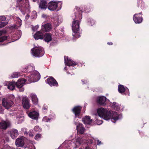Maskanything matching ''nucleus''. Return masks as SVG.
Listing matches in <instances>:
<instances>
[{
    "instance_id": "a878e982",
    "label": "nucleus",
    "mask_w": 149,
    "mask_h": 149,
    "mask_svg": "<svg viewBox=\"0 0 149 149\" xmlns=\"http://www.w3.org/2000/svg\"><path fill=\"white\" fill-rule=\"evenodd\" d=\"M118 90L120 93H122L125 92V91L126 90V89L123 86L120 85L118 86Z\"/></svg>"
},
{
    "instance_id": "680f3d73",
    "label": "nucleus",
    "mask_w": 149,
    "mask_h": 149,
    "mask_svg": "<svg viewBox=\"0 0 149 149\" xmlns=\"http://www.w3.org/2000/svg\"><path fill=\"white\" fill-rule=\"evenodd\" d=\"M56 19H57H57H58V18H56Z\"/></svg>"
},
{
    "instance_id": "09e8293b",
    "label": "nucleus",
    "mask_w": 149,
    "mask_h": 149,
    "mask_svg": "<svg viewBox=\"0 0 149 149\" xmlns=\"http://www.w3.org/2000/svg\"><path fill=\"white\" fill-rule=\"evenodd\" d=\"M33 14H36V11H33Z\"/></svg>"
},
{
    "instance_id": "473e14b6",
    "label": "nucleus",
    "mask_w": 149,
    "mask_h": 149,
    "mask_svg": "<svg viewBox=\"0 0 149 149\" xmlns=\"http://www.w3.org/2000/svg\"><path fill=\"white\" fill-rule=\"evenodd\" d=\"M24 134H28L30 137H32L33 136V134L31 132H29L28 133L25 132Z\"/></svg>"
},
{
    "instance_id": "4be33fe9",
    "label": "nucleus",
    "mask_w": 149,
    "mask_h": 149,
    "mask_svg": "<svg viewBox=\"0 0 149 149\" xmlns=\"http://www.w3.org/2000/svg\"><path fill=\"white\" fill-rule=\"evenodd\" d=\"M81 107L80 106H76L74 107L72 109V111L74 113L76 117L77 115H78L79 114L81 110Z\"/></svg>"
},
{
    "instance_id": "a211bd4d",
    "label": "nucleus",
    "mask_w": 149,
    "mask_h": 149,
    "mask_svg": "<svg viewBox=\"0 0 149 149\" xmlns=\"http://www.w3.org/2000/svg\"><path fill=\"white\" fill-rule=\"evenodd\" d=\"M106 98L105 97L101 96L97 97V102L100 105H104L106 101Z\"/></svg>"
},
{
    "instance_id": "7ed1b4c3",
    "label": "nucleus",
    "mask_w": 149,
    "mask_h": 149,
    "mask_svg": "<svg viewBox=\"0 0 149 149\" xmlns=\"http://www.w3.org/2000/svg\"><path fill=\"white\" fill-rule=\"evenodd\" d=\"M82 18V15L80 13L75 15V18L73 19L72 25V29L74 34L73 36L74 38H78L80 37L79 34L78 33L79 30V23Z\"/></svg>"
},
{
    "instance_id": "4468645a",
    "label": "nucleus",
    "mask_w": 149,
    "mask_h": 149,
    "mask_svg": "<svg viewBox=\"0 0 149 149\" xmlns=\"http://www.w3.org/2000/svg\"><path fill=\"white\" fill-rule=\"evenodd\" d=\"M44 34L40 31H37L34 35V38L36 40L42 39L44 38Z\"/></svg>"
},
{
    "instance_id": "37998d69",
    "label": "nucleus",
    "mask_w": 149,
    "mask_h": 149,
    "mask_svg": "<svg viewBox=\"0 0 149 149\" xmlns=\"http://www.w3.org/2000/svg\"><path fill=\"white\" fill-rule=\"evenodd\" d=\"M7 149H14L13 148L10 147L9 146H8L7 147Z\"/></svg>"
},
{
    "instance_id": "bb28decb",
    "label": "nucleus",
    "mask_w": 149,
    "mask_h": 149,
    "mask_svg": "<svg viewBox=\"0 0 149 149\" xmlns=\"http://www.w3.org/2000/svg\"><path fill=\"white\" fill-rule=\"evenodd\" d=\"M111 107L112 108L117 111L120 108V106L118 105V104L115 102L112 103Z\"/></svg>"
},
{
    "instance_id": "f704fd0d",
    "label": "nucleus",
    "mask_w": 149,
    "mask_h": 149,
    "mask_svg": "<svg viewBox=\"0 0 149 149\" xmlns=\"http://www.w3.org/2000/svg\"><path fill=\"white\" fill-rule=\"evenodd\" d=\"M41 134H37L36 136H35V137H34L35 139L36 140H38L39 138H40L41 137Z\"/></svg>"
},
{
    "instance_id": "393cba45",
    "label": "nucleus",
    "mask_w": 149,
    "mask_h": 149,
    "mask_svg": "<svg viewBox=\"0 0 149 149\" xmlns=\"http://www.w3.org/2000/svg\"><path fill=\"white\" fill-rule=\"evenodd\" d=\"M15 85L16 83L15 82L13 81L10 82L8 85V88L10 90H13L15 89Z\"/></svg>"
},
{
    "instance_id": "13d9d810",
    "label": "nucleus",
    "mask_w": 149,
    "mask_h": 149,
    "mask_svg": "<svg viewBox=\"0 0 149 149\" xmlns=\"http://www.w3.org/2000/svg\"><path fill=\"white\" fill-rule=\"evenodd\" d=\"M127 89L128 91H129L128 89V88H127Z\"/></svg>"
},
{
    "instance_id": "052dcab7",
    "label": "nucleus",
    "mask_w": 149,
    "mask_h": 149,
    "mask_svg": "<svg viewBox=\"0 0 149 149\" xmlns=\"http://www.w3.org/2000/svg\"><path fill=\"white\" fill-rule=\"evenodd\" d=\"M48 122V121L47 120V122Z\"/></svg>"
},
{
    "instance_id": "423d86ee",
    "label": "nucleus",
    "mask_w": 149,
    "mask_h": 149,
    "mask_svg": "<svg viewBox=\"0 0 149 149\" xmlns=\"http://www.w3.org/2000/svg\"><path fill=\"white\" fill-rule=\"evenodd\" d=\"M2 104L3 106L6 109L10 108L13 104V102L10 100L3 99L2 100Z\"/></svg>"
},
{
    "instance_id": "f8f14e48",
    "label": "nucleus",
    "mask_w": 149,
    "mask_h": 149,
    "mask_svg": "<svg viewBox=\"0 0 149 149\" xmlns=\"http://www.w3.org/2000/svg\"><path fill=\"white\" fill-rule=\"evenodd\" d=\"M64 60L65 65L68 66H74L77 65L75 62L69 59L68 57H64Z\"/></svg>"
},
{
    "instance_id": "8fccbe9b",
    "label": "nucleus",
    "mask_w": 149,
    "mask_h": 149,
    "mask_svg": "<svg viewBox=\"0 0 149 149\" xmlns=\"http://www.w3.org/2000/svg\"><path fill=\"white\" fill-rule=\"evenodd\" d=\"M33 1H35L36 0H33Z\"/></svg>"
},
{
    "instance_id": "5701e85b",
    "label": "nucleus",
    "mask_w": 149,
    "mask_h": 149,
    "mask_svg": "<svg viewBox=\"0 0 149 149\" xmlns=\"http://www.w3.org/2000/svg\"><path fill=\"white\" fill-rule=\"evenodd\" d=\"M30 96L33 103L35 104H37L38 102V99L36 95L32 93L30 95Z\"/></svg>"
},
{
    "instance_id": "7c9ffc66",
    "label": "nucleus",
    "mask_w": 149,
    "mask_h": 149,
    "mask_svg": "<svg viewBox=\"0 0 149 149\" xmlns=\"http://www.w3.org/2000/svg\"><path fill=\"white\" fill-rule=\"evenodd\" d=\"M87 139H85L84 138L81 139L79 141V144H81L82 143H84L87 142Z\"/></svg>"
},
{
    "instance_id": "72a5a7b5",
    "label": "nucleus",
    "mask_w": 149,
    "mask_h": 149,
    "mask_svg": "<svg viewBox=\"0 0 149 149\" xmlns=\"http://www.w3.org/2000/svg\"><path fill=\"white\" fill-rule=\"evenodd\" d=\"M17 20L19 25V26H20L22 24V20L19 17L17 18Z\"/></svg>"
},
{
    "instance_id": "dca6fc26",
    "label": "nucleus",
    "mask_w": 149,
    "mask_h": 149,
    "mask_svg": "<svg viewBox=\"0 0 149 149\" xmlns=\"http://www.w3.org/2000/svg\"><path fill=\"white\" fill-rule=\"evenodd\" d=\"M51 29V25L49 24H47L41 27V31L43 32L49 31Z\"/></svg>"
},
{
    "instance_id": "79ce46f5",
    "label": "nucleus",
    "mask_w": 149,
    "mask_h": 149,
    "mask_svg": "<svg viewBox=\"0 0 149 149\" xmlns=\"http://www.w3.org/2000/svg\"><path fill=\"white\" fill-rule=\"evenodd\" d=\"M97 145H100L101 144V141H100L99 140H97Z\"/></svg>"
},
{
    "instance_id": "f03ea898",
    "label": "nucleus",
    "mask_w": 149,
    "mask_h": 149,
    "mask_svg": "<svg viewBox=\"0 0 149 149\" xmlns=\"http://www.w3.org/2000/svg\"><path fill=\"white\" fill-rule=\"evenodd\" d=\"M40 76L38 72L34 71L33 73L28 77L26 79H19L16 83V85L17 88H20L26 84L36 82L40 79Z\"/></svg>"
},
{
    "instance_id": "c03bdc74",
    "label": "nucleus",
    "mask_w": 149,
    "mask_h": 149,
    "mask_svg": "<svg viewBox=\"0 0 149 149\" xmlns=\"http://www.w3.org/2000/svg\"><path fill=\"white\" fill-rule=\"evenodd\" d=\"M107 44L109 45H111L113 44V43L111 42H108Z\"/></svg>"
},
{
    "instance_id": "9d476101",
    "label": "nucleus",
    "mask_w": 149,
    "mask_h": 149,
    "mask_svg": "<svg viewBox=\"0 0 149 149\" xmlns=\"http://www.w3.org/2000/svg\"><path fill=\"white\" fill-rule=\"evenodd\" d=\"M10 123L8 121H2L0 122V128L6 130L10 125Z\"/></svg>"
},
{
    "instance_id": "0eeeda50",
    "label": "nucleus",
    "mask_w": 149,
    "mask_h": 149,
    "mask_svg": "<svg viewBox=\"0 0 149 149\" xmlns=\"http://www.w3.org/2000/svg\"><path fill=\"white\" fill-rule=\"evenodd\" d=\"M23 107L25 109H28L30 107L29 101L27 97H24L22 100Z\"/></svg>"
},
{
    "instance_id": "e433bc0d",
    "label": "nucleus",
    "mask_w": 149,
    "mask_h": 149,
    "mask_svg": "<svg viewBox=\"0 0 149 149\" xmlns=\"http://www.w3.org/2000/svg\"><path fill=\"white\" fill-rule=\"evenodd\" d=\"M70 141H65L62 144V145H65L66 144V143H70Z\"/></svg>"
},
{
    "instance_id": "2f4dec72",
    "label": "nucleus",
    "mask_w": 149,
    "mask_h": 149,
    "mask_svg": "<svg viewBox=\"0 0 149 149\" xmlns=\"http://www.w3.org/2000/svg\"><path fill=\"white\" fill-rule=\"evenodd\" d=\"M34 130L37 132H40L41 129L40 128L39 126H35L34 128Z\"/></svg>"
},
{
    "instance_id": "1a4fd4ad",
    "label": "nucleus",
    "mask_w": 149,
    "mask_h": 149,
    "mask_svg": "<svg viewBox=\"0 0 149 149\" xmlns=\"http://www.w3.org/2000/svg\"><path fill=\"white\" fill-rule=\"evenodd\" d=\"M47 83L51 86H57L58 84L56 80L52 77H49L47 80Z\"/></svg>"
},
{
    "instance_id": "ddd939ff",
    "label": "nucleus",
    "mask_w": 149,
    "mask_h": 149,
    "mask_svg": "<svg viewBox=\"0 0 149 149\" xmlns=\"http://www.w3.org/2000/svg\"><path fill=\"white\" fill-rule=\"evenodd\" d=\"M16 145L18 147H23L24 144V137H21L16 140Z\"/></svg>"
},
{
    "instance_id": "f257e3e1",
    "label": "nucleus",
    "mask_w": 149,
    "mask_h": 149,
    "mask_svg": "<svg viewBox=\"0 0 149 149\" xmlns=\"http://www.w3.org/2000/svg\"><path fill=\"white\" fill-rule=\"evenodd\" d=\"M97 112L100 117L106 120L111 119L113 122L115 123L118 119V115L116 112L111 113L106 109L102 107L98 109Z\"/></svg>"
},
{
    "instance_id": "bf43d9fd",
    "label": "nucleus",
    "mask_w": 149,
    "mask_h": 149,
    "mask_svg": "<svg viewBox=\"0 0 149 149\" xmlns=\"http://www.w3.org/2000/svg\"><path fill=\"white\" fill-rule=\"evenodd\" d=\"M127 89L128 91H129L128 89V88H127Z\"/></svg>"
},
{
    "instance_id": "c9c22d12",
    "label": "nucleus",
    "mask_w": 149,
    "mask_h": 149,
    "mask_svg": "<svg viewBox=\"0 0 149 149\" xmlns=\"http://www.w3.org/2000/svg\"><path fill=\"white\" fill-rule=\"evenodd\" d=\"M39 26L37 25L36 26H35L33 27L32 28V29L33 31H35L36 30H37Z\"/></svg>"
},
{
    "instance_id": "412c9836",
    "label": "nucleus",
    "mask_w": 149,
    "mask_h": 149,
    "mask_svg": "<svg viewBox=\"0 0 149 149\" xmlns=\"http://www.w3.org/2000/svg\"><path fill=\"white\" fill-rule=\"evenodd\" d=\"M82 121L86 124H90L92 123V120L90 116H87L83 119Z\"/></svg>"
},
{
    "instance_id": "58836bf2",
    "label": "nucleus",
    "mask_w": 149,
    "mask_h": 149,
    "mask_svg": "<svg viewBox=\"0 0 149 149\" xmlns=\"http://www.w3.org/2000/svg\"><path fill=\"white\" fill-rule=\"evenodd\" d=\"M57 21L55 22V25H56V26H58L59 24H60V23H61V22H59L58 21L57 22Z\"/></svg>"
},
{
    "instance_id": "9b49d317",
    "label": "nucleus",
    "mask_w": 149,
    "mask_h": 149,
    "mask_svg": "<svg viewBox=\"0 0 149 149\" xmlns=\"http://www.w3.org/2000/svg\"><path fill=\"white\" fill-rule=\"evenodd\" d=\"M74 124L75 125H77V129L80 134H82L84 133L85 131V129L84 127L83 126V125L82 124L79 123L77 125V124L76 122H74Z\"/></svg>"
},
{
    "instance_id": "3c124183",
    "label": "nucleus",
    "mask_w": 149,
    "mask_h": 149,
    "mask_svg": "<svg viewBox=\"0 0 149 149\" xmlns=\"http://www.w3.org/2000/svg\"><path fill=\"white\" fill-rule=\"evenodd\" d=\"M67 73L68 74H70L69 72H67Z\"/></svg>"
},
{
    "instance_id": "f3484780",
    "label": "nucleus",
    "mask_w": 149,
    "mask_h": 149,
    "mask_svg": "<svg viewBox=\"0 0 149 149\" xmlns=\"http://www.w3.org/2000/svg\"><path fill=\"white\" fill-rule=\"evenodd\" d=\"M6 20V18L5 16H0V28L3 27L8 24L7 22H4Z\"/></svg>"
},
{
    "instance_id": "39448f33",
    "label": "nucleus",
    "mask_w": 149,
    "mask_h": 149,
    "mask_svg": "<svg viewBox=\"0 0 149 149\" xmlns=\"http://www.w3.org/2000/svg\"><path fill=\"white\" fill-rule=\"evenodd\" d=\"M62 3L61 2H57L56 1H52L49 2L48 4V8L50 10H54L57 8V10L61 9V6Z\"/></svg>"
},
{
    "instance_id": "cd10ccee",
    "label": "nucleus",
    "mask_w": 149,
    "mask_h": 149,
    "mask_svg": "<svg viewBox=\"0 0 149 149\" xmlns=\"http://www.w3.org/2000/svg\"><path fill=\"white\" fill-rule=\"evenodd\" d=\"M3 32L1 31H0V36L2 35ZM8 37L6 36H3L0 37V42H1L7 39Z\"/></svg>"
},
{
    "instance_id": "ea45409f",
    "label": "nucleus",
    "mask_w": 149,
    "mask_h": 149,
    "mask_svg": "<svg viewBox=\"0 0 149 149\" xmlns=\"http://www.w3.org/2000/svg\"><path fill=\"white\" fill-rule=\"evenodd\" d=\"M91 23V25H92L94 24V21L92 19L90 22Z\"/></svg>"
},
{
    "instance_id": "de8ad7c7",
    "label": "nucleus",
    "mask_w": 149,
    "mask_h": 149,
    "mask_svg": "<svg viewBox=\"0 0 149 149\" xmlns=\"http://www.w3.org/2000/svg\"><path fill=\"white\" fill-rule=\"evenodd\" d=\"M102 123V120H100V124H101Z\"/></svg>"
},
{
    "instance_id": "c756f323",
    "label": "nucleus",
    "mask_w": 149,
    "mask_h": 149,
    "mask_svg": "<svg viewBox=\"0 0 149 149\" xmlns=\"http://www.w3.org/2000/svg\"><path fill=\"white\" fill-rule=\"evenodd\" d=\"M19 76V74L18 72H15L13 73L11 76L12 78H16L18 77Z\"/></svg>"
},
{
    "instance_id": "5fc2aeb1",
    "label": "nucleus",
    "mask_w": 149,
    "mask_h": 149,
    "mask_svg": "<svg viewBox=\"0 0 149 149\" xmlns=\"http://www.w3.org/2000/svg\"><path fill=\"white\" fill-rule=\"evenodd\" d=\"M43 16L44 17L45 16V15H43Z\"/></svg>"
},
{
    "instance_id": "603ef678",
    "label": "nucleus",
    "mask_w": 149,
    "mask_h": 149,
    "mask_svg": "<svg viewBox=\"0 0 149 149\" xmlns=\"http://www.w3.org/2000/svg\"><path fill=\"white\" fill-rule=\"evenodd\" d=\"M91 143H92V141H91Z\"/></svg>"
},
{
    "instance_id": "b1692460",
    "label": "nucleus",
    "mask_w": 149,
    "mask_h": 149,
    "mask_svg": "<svg viewBox=\"0 0 149 149\" xmlns=\"http://www.w3.org/2000/svg\"><path fill=\"white\" fill-rule=\"evenodd\" d=\"M44 38L45 41L47 42L52 40V38L50 34L48 33H46L44 35Z\"/></svg>"
},
{
    "instance_id": "a19ab883",
    "label": "nucleus",
    "mask_w": 149,
    "mask_h": 149,
    "mask_svg": "<svg viewBox=\"0 0 149 149\" xmlns=\"http://www.w3.org/2000/svg\"><path fill=\"white\" fill-rule=\"evenodd\" d=\"M47 107L46 106H45V105L43 106L42 109L43 110H46L47 109Z\"/></svg>"
},
{
    "instance_id": "c85d7f7f",
    "label": "nucleus",
    "mask_w": 149,
    "mask_h": 149,
    "mask_svg": "<svg viewBox=\"0 0 149 149\" xmlns=\"http://www.w3.org/2000/svg\"><path fill=\"white\" fill-rule=\"evenodd\" d=\"M35 68L34 67L31 65H29L27 66L26 70H25L27 72H30L34 70Z\"/></svg>"
},
{
    "instance_id": "6ab92c4d",
    "label": "nucleus",
    "mask_w": 149,
    "mask_h": 149,
    "mask_svg": "<svg viewBox=\"0 0 149 149\" xmlns=\"http://www.w3.org/2000/svg\"><path fill=\"white\" fill-rule=\"evenodd\" d=\"M47 2L43 0H41L39 4V8L42 9H45L47 8Z\"/></svg>"
},
{
    "instance_id": "a18cd8bd",
    "label": "nucleus",
    "mask_w": 149,
    "mask_h": 149,
    "mask_svg": "<svg viewBox=\"0 0 149 149\" xmlns=\"http://www.w3.org/2000/svg\"><path fill=\"white\" fill-rule=\"evenodd\" d=\"M29 17V16L28 15H27L26 16V19H28Z\"/></svg>"
},
{
    "instance_id": "20e7f679",
    "label": "nucleus",
    "mask_w": 149,
    "mask_h": 149,
    "mask_svg": "<svg viewBox=\"0 0 149 149\" xmlns=\"http://www.w3.org/2000/svg\"><path fill=\"white\" fill-rule=\"evenodd\" d=\"M32 54L36 57H40L42 56L44 54L43 49L40 47H34L31 49Z\"/></svg>"
},
{
    "instance_id": "4d7b16f0",
    "label": "nucleus",
    "mask_w": 149,
    "mask_h": 149,
    "mask_svg": "<svg viewBox=\"0 0 149 149\" xmlns=\"http://www.w3.org/2000/svg\"><path fill=\"white\" fill-rule=\"evenodd\" d=\"M127 89L128 91H129L128 89V88H127Z\"/></svg>"
},
{
    "instance_id": "49530a36",
    "label": "nucleus",
    "mask_w": 149,
    "mask_h": 149,
    "mask_svg": "<svg viewBox=\"0 0 149 149\" xmlns=\"http://www.w3.org/2000/svg\"><path fill=\"white\" fill-rule=\"evenodd\" d=\"M26 148V147L24 146L23 147H22V148H17V149H23L22 148Z\"/></svg>"
},
{
    "instance_id": "aec40b11",
    "label": "nucleus",
    "mask_w": 149,
    "mask_h": 149,
    "mask_svg": "<svg viewBox=\"0 0 149 149\" xmlns=\"http://www.w3.org/2000/svg\"><path fill=\"white\" fill-rule=\"evenodd\" d=\"M10 136L11 138L13 139H15L18 135V131L15 129H13L10 132Z\"/></svg>"
},
{
    "instance_id": "4c0bfd02",
    "label": "nucleus",
    "mask_w": 149,
    "mask_h": 149,
    "mask_svg": "<svg viewBox=\"0 0 149 149\" xmlns=\"http://www.w3.org/2000/svg\"><path fill=\"white\" fill-rule=\"evenodd\" d=\"M18 88H19V91L20 92H23L24 90V88L23 87H22Z\"/></svg>"
},
{
    "instance_id": "864d4df0",
    "label": "nucleus",
    "mask_w": 149,
    "mask_h": 149,
    "mask_svg": "<svg viewBox=\"0 0 149 149\" xmlns=\"http://www.w3.org/2000/svg\"><path fill=\"white\" fill-rule=\"evenodd\" d=\"M43 16L44 17L45 16V15H43Z\"/></svg>"
},
{
    "instance_id": "6e6552de",
    "label": "nucleus",
    "mask_w": 149,
    "mask_h": 149,
    "mask_svg": "<svg viewBox=\"0 0 149 149\" xmlns=\"http://www.w3.org/2000/svg\"><path fill=\"white\" fill-rule=\"evenodd\" d=\"M142 12H140L138 14H135L133 17V20L136 24L141 23L142 21V18L141 15Z\"/></svg>"
},
{
    "instance_id": "2eb2a0df",
    "label": "nucleus",
    "mask_w": 149,
    "mask_h": 149,
    "mask_svg": "<svg viewBox=\"0 0 149 149\" xmlns=\"http://www.w3.org/2000/svg\"><path fill=\"white\" fill-rule=\"evenodd\" d=\"M29 116L32 119L37 120L38 119L39 116L38 112L33 111L30 112L28 114Z\"/></svg>"
},
{
    "instance_id": "6e6d98bb",
    "label": "nucleus",
    "mask_w": 149,
    "mask_h": 149,
    "mask_svg": "<svg viewBox=\"0 0 149 149\" xmlns=\"http://www.w3.org/2000/svg\"><path fill=\"white\" fill-rule=\"evenodd\" d=\"M22 13L23 14L25 15V13Z\"/></svg>"
}]
</instances>
